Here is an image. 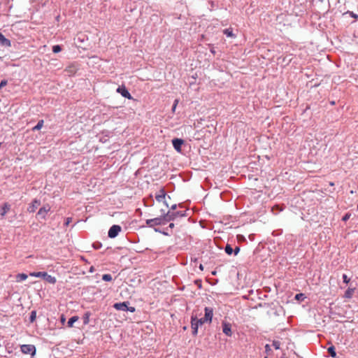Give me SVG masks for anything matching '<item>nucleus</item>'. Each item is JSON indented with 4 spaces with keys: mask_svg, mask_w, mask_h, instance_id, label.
Instances as JSON below:
<instances>
[{
    "mask_svg": "<svg viewBox=\"0 0 358 358\" xmlns=\"http://www.w3.org/2000/svg\"><path fill=\"white\" fill-rule=\"evenodd\" d=\"M173 227H174V223L171 222V223H169V227L165 231L162 230L161 229L158 228L157 231H158V233H162L164 235L168 236L170 234L169 229H170V231H171V229L173 228Z\"/></svg>",
    "mask_w": 358,
    "mask_h": 358,
    "instance_id": "16",
    "label": "nucleus"
},
{
    "mask_svg": "<svg viewBox=\"0 0 358 358\" xmlns=\"http://www.w3.org/2000/svg\"><path fill=\"white\" fill-rule=\"evenodd\" d=\"M112 275L110 274H103L102 275V280L106 282H110L112 280Z\"/></svg>",
    "mask_w": 358,
    "mask_h": 358,
    "instance_id": "28",
    "label": "nucleus"
},
{
    "mask_svg": "<svg viewBox=\"0 0 358 358\" xmlns=\"http://www.w3.org/2000/svg\"><path fill=\"white\" fill-rule=\"evenodd\" d=\"M328 352L329 353V355H331V357H334V358H336V349H335V347L334 345H331L330 346L329 348H328Z\"/></svg>",
    "mask_w": 358,
    "mask_h": 358,
    "instance_id": "23",
    "label": "nucleus"
},
{
    "mask_svg": "<svg viewBox=\"0 0 358 358\" xmlns=\"http://www.w3.org/2000/svg\"><path fill=\"white\" fill-rule=\"evenodd\" d=\"M145 223L148 227H152L157 231V218L148 219Z\"/></svg>",
    "mask_w": 358,
    "mask_h": 358,
    "instance_id": "15",
    "label": "nucleus"
},
{
    "mask_svg": "<svg viewBox=\"0 0 358 358\" xmlns=\"http://www.w3.org/2000/svg\"><path fill=\"white\" fill-rule=\"evenodd\" d=\"M210 52H211L213 54H214V55H215V50H214V48H213L210 49Z\"/></svg>",
    "mask_w": 358,
    "mask_h": 358,
    "instance_id": "40",
    "label": "nucleus"
},
{
    "mask_svg": "<svg viewBox=\"0 0 358 358\" xmlns=\"http://www.w3.org/2000/svg\"><path fill=\"white\" fill-rule=\"evenodd\" d=\"M224 251L227 255H231L233 253L234 249L229 244H227L224 248Z\"/></svg>",
    "mask_w": 358,
    "mask_h": 358,
    "instance_id": "26",
    "label": "nucleus"
},
{
    "mask_svg": "<svg viewBox=\"0 0 358 358\" xmlns=\"http://www.w3.org/2000/svg\"><path fill=\"white\" fill-rule=\"evenodd\" d=\"M265 348H266V349H268L269 345L267 344V345H266V347H265Z\"/></svg>",
    "mask_w": 358,
    "mask_h": 358,
    "instance_id": "43",
    "label": "nucleus"
},
{
    "mask_svg": "<svg viewBox=\"0 0 358 358\" xmlns=\"http://www.w3.org/2000/svg\"><path fill=\"white\" fill-rule=\"evenodd\" d=\"M92 247L95 250H99L102 247V243L99 241H96V242L93 243Z\"/></svg>",
    "mask_w": 358,
    "mask_h": 358,
    "instance_id": "29",
    "label": "nucleus"
},
{
    "mask_svg": "<svg viewBox=\"0 0 358 358\" xmlns=\"http://www.w3.org/2000/svg\"><path fill=\"white\" fill-rule=\"evenodd\" d=\"M176 204H172L171 210L168 213H164L162 208L160 210V214L158 215V225L165 224L177 217H186V211H176Z\"/></svg>",
    "mask_w": 358,
    "mask_h": 358,
    "instance_id": "1",
    "label": "nucleus"
},
{
    "mask_svg": "<svg viewBox=\"0 0 358 358\" xmlns=\"http://www.w3.org/2000/svg\"><path fill=\"white\" fill-rule=\"evenodd\" d=\"M264 358H268L267 357H265Z\"/></svg>",
    "mask_w": 358,
    "mask_h": 358,
    "instance_id": "46",
    "label": "nucleus"
},
{
    "mask_svg": "<svg viewBox=\"0 0 358 358\" xmlns=\"http://www.w3.org/2000/svg\"><path fill=\"white\" fill-rule=\"evenodd\" d=\"M129 304H130L129 301H123V302L115 303L113 304V306L117 310L129 311L131 313H134L136 310V308L133 306H129Z\"/></svg>",
    "mask_w": 358,
    "mask_h": 358,
    "instance_id": "5",
    "label": "nucleus"
},
{
    "mask_svg": "<svg viewBox=\"0 0 358 358\" xmlns=\"http://www.w3.org/2000/svg\"><path fill=\"white\" fill-rule=\"evenodd\" d=\"M357 210H358V203H357Z\"/></svg>",
    "mask_w": 358,
    "mask_h": 358,
    "instance_id": "45",
    "label": "nucleus"
},
{
    "mask_svg": "<svg viewBox=\"0 0 358 358\" xmlns=\"http://www.w3.org/2000/svg\"><path fill=\"white\" fill-rule=\"evenodd\" d=\"M43 123H44L43 120H40L38 122L37 124L32 128V131L40 130L42 128V127L43 126Z\"/></svg>",
    "mask_w": 358,
    "mask_h": 358,
    "instance_id": "22",
    "label": "nucleus"
},
{
    "mask_svg": "<svg viewBox=\"0 0 358 358\" xmlns=\"http://www.w3.org/2000/svg\"><path fill=\"white\" fill-rule=\"evenodd\" d=\"M178 103V99H176V100L174 101L173 105V106H172V111H173V112H175V110H176V106H177Z\"/></svg>",
    "mask_w": 358,
    "mask_h": 358,
    "instance_id": "36",
    "label": "nucleus"
},
{
    "mask_svg": "<svg viewBox=\"0 0 358 358\" xmlns=\"http://www.w3.org/2000/svg\"><path fill=\"white\" fill-rule=\"evenodd\" d=\"M351 216V214L350 213H346L342 218L343 221L344 222H346L347 220H348L350 219Z\"/></svg>",
    "mask_w": 358,
    "mask_h": 358,
    "instance_id": "34",
    "label": "nucleus"
},
{
    "mask_svg": "<svg viewBox=\"0 0 358 358\" xmlns=\"http://www.w3.org/2000/svg\"><path fill=\"white\" fill-rule=\"evenodd\" d=\"M7 80H2L0 82V90H1L3 87H5L7 85Z\"/></svg>",
    "mask_w": 358,
    "mask_h": 358,
    "instance_id": "33",
    "label": "nucleus"
},
{
    "mask_svg": "<svg viewBox=\"0 0 358 358\" xmlns=\"http://www.w3.org/2000/svg\"><path fill=\"white\" fill-rule=\"evenodd\" d=\"M117 92L120 93L123 97L132 99V96H131L130 93L126 88L124 85L119 86L117 89Z\"/></svg>",
    "mask_w": 358,
    "mask_h": 358,
    "instance_id": "9",
    "label": "nucleus"
},
{
    "mask_svg": "<svg viewBox=\"0 0 358 358\" xmlns=\"http://www.w3.org/2000/svg\"><path fill=\"white\" fill-rule=\"evenodd\" d=\"M91 315V313L87 311V312H85L84 315H83V324L85 325L86 324H88L89 322H90V317Z\"/></svg>",
    "mask_w": 358,
    "mask_h": 358,
    "instance_id": "21",
    "label": "nucleus"
},
{
    "mask_svg": "<svg viewBox=\"0 0 358 358\" xmlns=\"http://www.w3.org/2000/svg\"><path fill=\"white\" fill-rule=\"evenodd\" d=\"M30 275L36 278H42L46 282L53 285L55 284L57 282V279L55 277L52 276L51 275H49L47 272L44 271L33 272L30 273Z\"/></svg>",
    "mask_w": 358,
    "mask_h": 358,
    "instance_id": "3",
    "label": "nucleus"
},
{
    "mask_svg": "<svg viewBox=\"0 0 358 358\" xmlns=\"http://www.w3.org/2000/svg\"><path fill=\"white\" fill-rule=\"evenodd\" d=\"M21 352L23 354L30 355L31 357H34L36 354V348L32 344H24L20 345Z\"/></svg>",
    "mask_w": 358,
    "mask_h": 358,
    "instance_id": "6",
    "label": "nucleus"
},
{
    "mask_svg": "<svg viewBox=\"0 0 358 358\" xmlns=\"http://www.w3.org/2000/svg\"><path fill=\"white\" fill-rule=\"evenodd\" d=\"M355 288H348L345 292V294H344V296L345 298H348V299H350L352 298L353 294H354V292H355Z\"/></svg>",
    "mask_w": 358,
    "mask_h": 358,
    "instance_id": "20",
    "label": "nucleus"
},
{
    "mask_svg": "<svg viewBox=\"0 0 358 358\" xmlns=\"http://www.w3.org/2000/svg\"><path fill=\"white\" fill-rule=\"evenodd\" d=\"M199 268H200L201 270H202V271L203 270V266L202 264L200 265Z\"/></svg>",
    "mask_w": 358,
    "mask_h": 358,
    "instance_id": "41",
    "label": "nucleus"
},
{
    "mask_svg": "<svg viewBox=\"0 0 358 358\" xmlns=\"http://www.w3.org/2000/svg\"><path fill=\"white\" fill-rule=\"evenodd\" d=\"M122 231V227L117 224H113L108 230V236L110 238H115Z\"/></svg>",
    "mask_w": 358,
    "mask_h": 358,
    "instance_id": "8",
    "label": "nucleus"
},
{
    "mask_svg": "<svg viewBox=\"0 0 358 358\" xmlns=\"http://www.w3.org/2000/svg\"><path fill=\"white\" fill-rule=\"evenodd\" d=\"M93 271H94V267H93V266H92V267L90 268V272H92Z\"/></svg>",
    "mask_w": 358,
    "mask_h": 358,
    "instance_id": "42",
    "label": "nucleus"
},
{
    "mask_svg": "<svg viewBox=\"0 0 358 358\" xmlns=\"http://www.w3.org/2000/svg\"><path fill=\"white\" fill-rule=\"evenodd\" d=\"M0 45L3 47H10L11 42L8 38H6L4 35L0 33Z\"/></svg>",
    "mask_w": 358,
    "mask_h": 358,
    "instance_id": "14",
    "label": "nucleus"
},
{
    "mask_svg": "<svg viewBox=\"0 0 358 358\" xmlns=\"http://www.w3.org/2000/svg\"><path fill=\"white\" fill-rule=\"evenodd\" d=\"M10 205L7 203L3 204L1 210V215L2 217H3L8 213V211L10 210Z\"/></svg>",
    "mask_w": 358,
    "mask_h": 358,
    "instance_id": "18",
    "label": "nucleus"
},
{
    "mask_svg": "<svg viewBox=\"0 0 358 358\" xmlns=\"http://www.w3.org/2000/svg\"><path fill=\"white\" fill-rule=\"evenodd\" d=\"M273 346L276 349H279L280 346V342L278 341H273Z\"/></svg>",
    "mask_w": 358,
    "mask_h": 358,
    "instance_id": "30",
    "label": "nucleus"
},
{
    "mask_svg": "<svg viewBox=\"0 0 358 358\" xmlns=\"http://www.w3.org/2000/svg\"><path fill=\"white\" fill-rule=\"evenodd\" d=\"M351 15L352 17H355V18H357V15L356 14H354L353 13H351Z\"/></svg>",
    "mask_w": 358,
    "mask_h": 358,
    "instance_id": "39",
    "label": "nucleus"
},
{
    "mask_svg": "<svg viewBox=\"0 0 358 358\" xmlns=\"http://www.w3.org/2000/svg\"><path fill=\"white\" fill-rule=\"evenodd\" d=\"M205 322H207L204 320L203 317L201 319H198L196 315H192L191 317V327L192 329V334L196 336L198 333V328L199 326H201Z\"/></svg>",
    "mask_w": 358,
    "mask_h": 358,
    "instance_id": "4",
    "label": "nucleus"
},
{
    "mask_svg": "<svg viewBox=\"0 0 358 358\" xmlns=\"http://www.w3.org/2000/svg\"><path fill=\"white\" fill-rule=\"evenodd\" d=\"M239 251H240V247L236 246V247L234 249L233 252H234V255H237L238 254Z\"/></svg>",
    "mask_w": 358,
    "mask_h": 358,
    "instance_id": "37",
    "label": "nucleus"
},
{
    "mask_svg": "<svg viewBox=\"0 0 358 358\" xmlns=\"http://www.w3.org/2000/svg\"><path fill=\"white\" fill-rule=\"evenodd\" d=\"M172 144H173V146L174 148V149L178 152H181V148H182V145L184 144V141L181 138H173L172 140Z\"/></svg>",
    "mask_w": 358,
    "mask_h": 358,
    "instance_id": "12",
    "label": "nucleus"
},
{
    "mask_svg": "<svg viewBox=\"0 0 358 358\" xmlns=\"http://www.w3.org/2000/svg\"><path fill=\"white\" fill-rule=\"evenodd\" d=\"M36 319V310H32L29 315V322L33 323Z\"/></svg>",
    "mask_w": 358,
    "mask_h": 358,
    "instance_id": "24",
    "label": "nucleus"
},
{
    "mask_svg": "<svg viewBox=\"0 0 358 358\" xmlns=\"http://www.w3.org/2000/svg\"><path fill=\"white\" fill-rule=\"evenodd\" d=\"M71 220V218H70V217L66 218V220L65 222V224L68 225L70 223Z\"/></svg>",
    "mask_w": 358,
    "mask_h": 358,
    "instance_id": "38",
    "label": "nucleus"
},
{
    "mask_svg": "<svg viewBox=\"0 0 358 358\" xmlns=\"http://www.w3.org/2000/svg\"><path fill=\"white\" fill-rule=\"evenodd\" d=\"M41 206V201L37 199H34L32 202L29 205L27 211L29 213H34L36 210Z\"/></svg>",
    "mask_w": 358,
    "mask_h": 358,
    "instance_id": "11",
    "label": "nucleus"
},
{
    "mask_svg": "<svg viewBox=\"0 0 358 358\" xmlns=\"http://www.w3.org/2000/svg\"><path fill=\"white\" fill-rule=\"evenodd\" d=\"M231 326L229 323L223 322H222V331L228 336H231L232 334L231 332Z\"/></svg>",
    "mask_w": 358,
    "mask_h": 358,
    "instance_id": "13",
    "label": "nucleus"
},
{
    "mask_svg": "<svg viewBox=\"0 0 358 358\" xmlns=\"http://www.w3.org/2000/svg\"><path fill=\"white\" fill-rule=\"evenodd\" d=\"M79 320V317L77 315H74L69 318V321L67 322V327L71 328L73 327V324L77 322Z\"/></svg>",
    "mask_w": 358,
    "mask_h": 358,
    "instance_id": "17",
    "label": "nucleus"
},
{
    "mask_svg": "<svg viewBox=\"0 0 358 358\" xmlns=\"http://www.w3.org/2000/svg\"><path fill=\"white\" fill-rule=\"evenodd\" d=\"M224 34H225L227 37H234V34H233V31L231 29H225L223 30Z\"/></svg>",
    "mask_w": 358,
    "mask_h": 358,
    "instance_id": "25",
    "label": "nucleus"
},
{
    "mask_svg": "<svg viewBox=\"0 0 358 358\" xmlns=\"http://www.w3.org/2000/svg\"><path fill=\"white\" fill-rule=\"evenodd\" d=\"M60 322L62 324H64L66 322V317L64 314H62L60 316Z\"/></svg>",
    "mask_w": 358,
    "mask_h": 358,
    "instance_id": "35",
    "label": "nucleus"
},
{
    "mask_svg": "<svg viewBox=\"0 0 358 358\" xmlns=\"http://www.w3.org/2000/svg\"><path fill=\"white\" fill-rule=\"evenodd\" d=\"M62 46L59 45H55L52 47V52L54 53H59L62 51Z\"/></svg>",
    "mask_w": 358,
    "mask_h": 358,
    "instance_id": "27",
    "label": "nucleus"
},
{
    "mask_svg": "<svg viewBox=\"0 0 358 358\" xmlns=\"http://www.w3.org/2000/svg\"><path fill=\"white\" fill-rule=\"evenodd\" d=\"M31 358H34V357H31Z\"/></svg>",
    "mask_w": 358,
    "mask_h": 358,
    "instance_id": "44",
    "label": "nucleus"
},
{
    "mask_svg": "<svg viewBox=\"0 0 358 358\" xmlns=\"http://www.w3.org/2000/svg\"><path fill=\"white\" fill-rule=\"evenodd\" d=\"M295 299H296V300H303V299H305V296H304V294H296V296H295Z\"/></svg>",
    "mask_w": 358,
    "mask_h": 358,
    "instance_id": "31",
    "label": "nucleus"
},
{
    "mask_svg": "<svg viewBox=\"0 0 358 358\" xmlns=\"http://www.w3.org/2000/svg\"><path fill=\"white\" fill-rule=\"evenodd\" d=\"M27 278H28V275L23 273H18L15 276L16 281L18 282L25 280Z\"/></svg>",
    "mask_w": 358,
    "mask_h": 358,
    "instance_id": "19",
    "label": "nucleus"
},
{
    "mask_svg": "<svg viewBox=\"0 0 358 358\" xmlns=\"http://www.w3.org/2000/svg\"><path fill=\"white\" fill-rule=\"evenodd\" d=\"M171 201V199L169 196L166 195V193L164 191V188H161L158 192V210L160 212V210L162 208L164 210V213H168L169 210H171L169 208V202Z\"/></svg>",
    "mask_w": 358,
    "mask_h": 358,
    "instance_id": "2",
    "label": "nucleus"
},
{
    "mask_svg": "<svg viewBox=\"0 0 358 358\" xmlns=\"http://www.w3.org/2000/svg\"><path fill=\"white\" fill-rule=\"evenodd\" d=\"M50 206L48 203L45 204L38 210L36 217L38 220H45L48 213L50 210Z\"/></svg>",
    "mask_w": 358,
    "mask_h": 358,
    "instance_id": "7",
    "label": "nucleus"
},
{
    "mask_svg": "<svg viewBox=\"0 0 358 358\" xmlns=\"http://www.w3.org/2000/svg\"><path fill=\"white\" fill-rule=\"evenodd\" d=\"M205 315L203 317L204 320L207 322L210 323L212 322L213 316V309L210 307H206L204 308Z\"/></svg>",
    "mask_w": 358,
    "mask_h": 358,
    "instance_id": "10",
    "label": "nucleus"
},
{
    "mask_svg": "<svg viewBox=\"0 0 358 358\" xmlns=\"http://www.w3.org/2000/svg\"><path fill=\"white\" fill-rule=\"evenodd\" d=\"M343 282H345L346 284L349 283V282L350 280V279L345 274L343 275Z\"/></svg>",
    "mask_w": 358,
    "mask_h": 358,
    "instance_id": "32",
    "label": "nucleus"
}]
</instances>
